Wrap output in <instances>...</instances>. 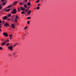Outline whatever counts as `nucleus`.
<instances>
[{"label": "nucleus", "mask_w": 76, "mask_h": 76, "mask_svg": "<svg viewBox=\"0 0 76 76\" xmlns=\"http://www.w3.org/2000/svg\"><path fill=\"white\" fill-rule=\"evenodd\" d=\"M9 42V39H8L7 40H6L5 41L2 42L1 44V46H4V45H6V42Z\"/></svg>", "instance_id": "f257e3e1"}, {"label": "nucleus", "mask_w": 76, "mask_h": 76, "mask_svg": "<svg viewBox=\"0 0 76 76\" xmlns=\"http://www.w3.org/2000/svg\"><path fill=\"white\" fill-rule=\"evenodd\" d=\"M11 13L12 15H15L17 13V10L16 9H14L11 11Z\"/></svg>", "instance_id": "f03ea898"}, {"label": "nucleus", "mask_w": 76, "mask_h": 76, "mask_svg": "<svg viewBox=\"0 0 76 76\" xmlns=\"http://www.w3.org/2000/svg\"><path fill=\"white\" fill-rule=\"evenodd\" d=\"M20 10H22V11H24L25 10L26 12H28V10L27 11V10H25V8L24 7H20Z\"/></svg>", "instance_id": "7ed1b4c3"}, {"label": "nucleus", "mask_w": 76, "mask_h": 76, "mask_svg": "<svg viewBox=\"0 0 76 76\" xmlns=\"http://www.w3.org/2000/svg\"><path fill=\"white\" fill-rule=\"evenodd\" d=\"M19 18V17H18V15H15V18L14 19V21L16 23H17V21H18L17 19H18Z\"/></svg>", "instance_id": "20e7f679"}, {"label": "nucleus", "mask_w": 76, "mask_h": 76, "mask_svg": "<svg viewBox=\"0 0 76 76\" xmlns=\"http://www.w3.org/2000/svg\"><path fill=\"white\" fill-rule=\"evenodd\" d=\"M4 26L5 27H9L10 26L7 23H6L4 24Z\"/></svg>", "instance_id": "39448f33"}, {"label": "nucleus", "mask_w": 76, "mask_h": 76, "mask_svg": "<svg viewBox=\"0 0 76 76\" xmlns=\"http://www.w3.org/2000/svg\"><path fill=\"white\" fill-rule=\"evenodd\" d=\"M3 35L5 36V37H8V34H7V33L4 32L3 33Z\"/></svg>", "instance_id": "423d86ee"}, {"label": "nucleus", "mask_w": 76, "mask_h": 76, "mask_svg": "<svg viewBox=\"0 0 76 76\" xmlns=\"http://www.w3.org/2000/svg\"><path fill=\"white\" fill-rule=\"evenodd\" d=\"M8 49H10V50L11 51H13V46H9L8 47Z\"/></svg>", "instance_id": "0eeeda50"}, {"label": "nucleus", "mask_w": 76, "mask_h": 76, "mask_svg": "<svg viewBox=\"0 0 76 76\" xmlns=\"http://www.w3.org/2000/svg\"><path fill=\"white\" fill-rule=\"evenodd\" d=\"M13 6V4L10 5L7 7V9H9V8H10L11 7H12Z\"/></svg>", "instance_id": "6e6552de"}, {"label": "nucleus", "mask_w": 76, "mask_h": 76, "mask_svg": "<svg viewBox=\"0 0 76 76\" xmlns=\"http://www.w3.org/2000/svg\"><path fill=\"white\" fill-rule=\"evenodd\" d=\"M13 56L14 57H16V56H15V55H16V52H14L13 53Z\"/></svg>", "instance_id": "1a4fd4ad"}, {"label": "nucleus", "mask_w": 76, "mask_h": 76, "mask_svg": "<svg viewBox=\"0 0 76 76\" xmlns=\"http://www.w3.org/2000/svg\"><path fill=\"white\" fill-rule=\"evenodd\" d=\"M8 18V17H7V16H5L3 17V19H4V20H6V19Z\"/></svg>", "instance_id": "9d476101"}, {"label": "nucleus", "mask_w": 76, "mask_h": 76, "mask_svg": "<svg viewBox=\"0 0 76 76\" xmlns=\"http://www.w3.org/2000/svg\"><path fill=\"white\" fill-rule=\"evenodd\" d=\"M31 12H32V11H31V10H29L28 11V12L27 13V15H29V14H30V13H31Z\"/></svg>", "instance_id": "9b49d317"}, {"label": "nucleus", "mask_w": 76, "mask_h": 76, "mask_svg": "<svg viewBox=\"0 0 76 76\" xmlns=\"http://www.w3.org/2000/svg\"><path fill=\"white\" fill-rule=\"evenodd\" d=\"M12 27L14 29L15 28V25H14V24H12L11 25Z\"/></svg>", "instance_id": "f8f14e48"}, {"label": "nucleus", "mask_w": 76, "mask_h": 76, "mask_svg": "<svg viewBox=\"0 0 76 76\" xmlns=\"http://www.w3.org/2000/svg\"><path fill=\"white\" fill-rule=\"evenodd\" d=\"M18 3V1H15V2H14L13 3V5H15V4H16L17 3Z\"/></svg>", "instance_id": "ddd939ff"}, {"label": "nucleus", "mask_w": 76, "mask_h": 76, "mask_svg": "<svg viewBox=\"0 0 76 76\" xmlns=\"http://www.w3.org/2000/svg\"><path fill=\"white\" fill-rule=\"evenodd\" d=\"M10 16H11V14H7L8 17H10Z\"/></svg>", "instance_id": "4468645a"}, {"label": "nucleus", "mask_w": 76, "mask_h": 76, "mask_svg": "<svg viewBox=\"0 0 76 76\" xmlns=\"http://www.w3.org/2000/svg\"><path fill=\"white\" fill-rule=\"evenodd\" d=\"M27 5L28 6H29V5H31V3H30V2H28L27 3Z\"/></svg>", "instance_id": "2eb2a0df"}, {"label": "nucleus", "mask_w": 76, "mask_h": 76, "mask_svg": "<svg viewBox=\"0 0 76 76\" xmlns=\"http://www.w3.org/2000/svg\"><path fill=\"white\" fill-rule=\"evenodd\" d=\"M10 10V9H9L7 10H6V12H9Z\"/></svg>", "instance_id": "dca6fc26"}, {"label": "nucleus", "mask_w": 76, "mask_h": 76, "mask_svg": "<svg viewBox=\"0 0 76 76\" xmlns=\"http://www.w3.org/2000/svg\"><path fill=\"white\" fill-rule=\"evenodd\" d=\"M31 19V17H27V19Z\"/></svg>", "instance_id": "f3484780"}, {"label": "nucleus", "mask_w": 76, "mask_h": 76, "mask_svg": "<svg viewBox=\"0 0 76 76\" xmlns=\"http://www.w3.org/2000/svg\"><path fill=\"white\" fill-rule=\"evenodd\" d=\"M18 12H20V8L18 7Z\"/></svg>", "instance_id": "a211bd4d"}, {"label": "nucleus", "mask_w": 76, "mask_h": 76, "mask_svg": "<svg viewBox=\"0 0 76 76\" xmlns=\"http://www.w3.org/2000/svg\"><path fill=\"white\" fill-rule=\"evenodd\" d=\"M24 7L25 8H26L27 7V5L26 4H25L24 5Z\"/></svg>", "instance_id": "6ab92c4d"}, {"label": "nucleus", "mask_w": 76, "mask_h": 76, "mask_svg": "<svg viewBox=\"0 0 76 76\" xmlns=\"http://www.w3.org/2000/svg\"><path fill=\"white\" fill-rule=\"evenodd\" d=\"M6 4V2H4L2 3V4H3V5H5Z\"/></svg>", "instance_id": "aec40b11"}, {"label": "nucleus", "mask_w": 76, "mask_h": 76, "mask_svg": "<svg viewBox=\"0 0 76 76\" xmlns=\"http://www.w3.org/2000/svg\"><path fill=\"white\" fill-rule=\"evenodd\" d=\"M39 8L40 7H37L36 8V9L37 10H39Z\"/></svg>", "instance_id": "412c9836"}, {"label": "nucleus", "mask_w": 76, "mask_h": 76, "mask_svg": "<svg viewBox=\"0 0 76 76\" xmlns=\"http://www.w3.org/2000/svg\"><path fill=\"white\" fill-rule=\"evenodd\" d=\"M2 8H3V7H1V5H0V10L2 9Z\"/></svg>", "instance_id": "4be33fe9"}, {"label": "nucleus", "mask_w": 76, "mask_h": 76, "mask_svg": "<svg viewBox=\"0 0 76 76\" xmlns=\"http://www.w3.org/2000/svg\"><path fill=\"white\" fill-rule=\"evenodd\" d=\"M24 13H25V11H22L21 12V14H23Z\"/></svg>", "instance_id": "5701e85b"}, {"label": "nucleus", "mask_w": 76, "mask_h": 76, "mask_svg": "<svg viewBox=\"0 0 76 76\" xmlns=\"http://www.w3.org/2000/svg\"><path fill=\"white\" fill-rule=\"evenodd\" d=\"M39 0H38L37 1H36V2L37 3H38L39 2Z\"/></svg>", "instance_id": "b1692460"}, {"label": "nucleus", "mask_w": 76, "mask_h": 76, "mask_svg": "<svg viewBox=\"0 0 76 76\" xmlns=\"http://www.w3.org/2000/svg\"><path fill=\"white\" fill-rule=\"evenodd\" d=\"M7 20H9V21H10V20H11V19L10 18H8Z\"/></svg>", "instance_id": "393cba45"}, {"label": "nucleus", "mask_w": 76, "mask_h": 76, "mask_svg": "<svg viewBox=\"0 0 76 76\" xmlns=\"http://www.w3.org/2000/svg\"><path fill=\"white\" fill-rule=\"evenodd\" d=\"M29 23H30V21H28L27 22V23L28 25H29Z\"/></svg>", "instance_id": "a878e982"}, {"label": "nucleus", "mask_w": 76, "mask_h": 76, "mask_svg": "<svg viewBox=\"0 0 76 76\" xmlns=\"http://www.w3.org/2000/svg\"><path fill=\"white\" fill-rule=\"evenodd\" d=\"M2 22L3 24H4V21L3 20Z\"/></svg>", "instance_id": "bb28decb"}, {"label": "nucleus", "mask_w": 76, "mask_h": 76, "mask_svg": "<svg viewBox=\"0 0 76 76\" xmlns=\"http://www.w3.org/2000/svg\"><path fill=\"white\" fill-rule=\"evenodd\" d=\"M9 36L10 37H12V34H10Z\"/></svg>", "instance_id": "cd10ccee"}, {"label": "nucleus", "mask_w": 76, "mask_h": 76, "mask_svg": "<svg viewBox=\"0 0 76 76\" xmlns=\"http://www.w3.org/2000/svg\"><path fill=\"white\" fill-rule=\"evenodd\" d=\"M9 45V43H7L6 45V46H7V45Z\"/></svg>", "instance_id": "c85d7f7f"}, {"label": "nucleus", "mask_w": 76, "mask_h": 76, "mask_svg": "<svg viewBox=\"0 0 76 76\" xmlns=\"http://www.w3.org/2000/svg\"><path fill=\"white\" fill-rule=\"evenodd\" d=\"M27 28H28V26H26V27H25L24 28V29H26Z\"/></svg>", "instance_id": "c756f323"}, {"label": "nucleus", "mask_w": 76, "mask_h": 76, "mask_svg": "<svg viewBox=\"0 0 76 76\" xmlns=\"http://www.w3.org/2000/svg\"><path fill=\"white\" fill-rule=\"evenodd\" d=\"M4 0H1V2H4Z\"/></svg>", "instance_id": "7c9ffc66"}, {"label": "nucleus", "mask_w": 76, "mask_h": 76, "mask_svg": "<svg viewBox=\"0 0 76 76\" xmlns=\"http://www.w3.org/2000/svg\"><path fill=\"white\" fill-rule=\"evenodd\" d=\"M19 4L20 5H22V4H23V3H20Z\"/></svg>", "instance_id": "2f4dec72"}, {"label": "nucleus", "mask_w": 76, "mask_h": 76, "mask_svg": "<svg viewBox=\"0 0 76 76\" xmlns=\"http://www.w3.org/2000/svg\"><path fill=\"white\" fill-rule=\"evenodd\" d=\"M1 40L2 41H4V39H1Z\"/></svg>", "instance_id": "473e14b6"}, {"label": "nucleus", "mask_w": 76, "mask_h": 76, "mask_svg": "<svg viewBox=\"0 0 76 76\" xmlns=\"http://www.w3.org/2000/svg\"><path fill=\"white\" fill-rule=\"evenodd\" d=\"M0 50H2V48L1 47H0Z\"/></svg>", "instance_id": "72a5a7b5"}, {"label": "nucleus", "mask_w": 76, "mask_h": 76, "mask_svg": "<svg viewBox=\"0 0 76 76\" xmlns=\"http://www.w3.org/2000/svg\"><path fill=\"white\" fill-rule=\"evenodd\" d=\"M40 5H41V4H38L37 6H40Z\"/></svg>", "instance_id": "f704fd0d"}, {"label": "nucleus", "mask_w": 76, "mask_h": 76, "mask_svg": "<svg viewBox=\"0 0 76 76\" xmlns=\"http://www.w3.org/2000/svg\"><path fill=\"white\" fill-rule=\"evenodd\" d=\"M1 31H2L1 29V28H0V32H1Z\"/></svg>", "instance_id": "c9c22d12"}, {"label": "nucleus", "mask_w": 76, "mask_h": 76, "mask_svg": "<svg viewBox=\"0 0 76 76\" xmlns=\"http://www.w3.org/2000/svg\"><path fill=\"white\" fill-rule=\"evenodd\" d=\"M2 23V21L0 20V23Z\"/></svg>", "instance_id": "e433bc0d"}, {"label": "nucleus", "mask_w": 76, "mask_h": 76, "mask_svg": "<svg viewBox=\"0 0 76 76\" xmlns=\"http://www.w3.org/2000/svg\"><path fill=\"white\" fill-rule=\"evenodd\" d=\"M27 0H25V2H27Z\"/></svg>", "instance_id": "4c0bfd02"}, {"label": "nucleus", "mask_w": 76, "mask_h": 76, "mask_svg": "<svg viewBox=\"0 0 76 76\" xmlns=\"http://www.w3.org/2000/svg\"><path fill=\"white\" fill-rule=\"evenodd\" d=\"M16 45V44H15V45H14L13 46V47H15Z\"/></svg>", "instance_id": "58836bf2"}, {"label": "nucleus", "mask_w": 76, "mask_h": 76, "mask_svg": "<svg viewBox=\"0 0 76 76\" xmlns=\"http://www.w3.org/2000/svg\"><path fill=\"white\" fill-rule=\"evenodd\" d=\"M8 55H9V56H12V55H11L10 54H9Z\"/></svg>", "instance_id": "ea45409f"}, {"label": "nucleus", "mask_w": 76, "mask_h": 76, "mask_svg": "<svg viewBox=\"0 0 76 76\" xmlns=\"http://www.w3.org/2000/svg\"><path fill=\"white\" fill-rule=\"evenodd\" d=\"M2 24H0V26H1Z\"/></svg>", "instance_id": "a19ab883"}, {"label": "nucleus", "mask_w": 76, "mask_h": 76, "mask_svg": "<svg viewBox=\"0 0 76 76\" xmlns=\"http://www.w3.org/2000/svg\"><path fill=\"white\" fill-rule=\"evenodd\" d=\"M31 0H29V1H29V2H30V1H31Z\"/></svg>", "instance_id": "79ce46f5"}, {"label": "nucleus", "mask_w": 76, "mask_h": 76, "mask_svg": "<svg viewBox=\"0 0 76 76\" xmlns=\"http://www.w3.org/2000/svg\"><path fill=\"white\" fill-rule=\"evenodd\" d=\"M15 44H16V45H18V43H16Z\"/></svg>", "instance_id": "37998d69"}, {"label": "nucleus", "mask_w": 76, "mask_h": 76, "mask_svg": "<svg viewBox=\"0 0 76 76\" xmlns=\"http://www.w3.org/2000/svg\"><path fill=\"white\" fill-rule=\"evenodd\" d=\"M28 8L29 9V8H30V7H28Z\"/></svg>", "instance_id": "c03bdc74"}, {"label": "nucleus", "mask_w": 76, "mask_h": 76, "mask_svg": "<svg viewBox=\"0 0 76 76\" xmlns=\"http://www.w3.org/2000/svg\"><path fill=\"white\" fill-rule=\"evenodd\" d=\"M1 28V26H0V28Z\"/></svg>", "instance_id": "a18cd8bd"}, {"label": "nucleus", "mask_w": 76, "mask_h": 76, "mask_svg": "<svg viewBox=\"0 0 76 76\" xmlns=\"http://www.w3.org/2000/svg\"><path fill=\"white\" fill-rule=\"evenodd\" d=\"M34 9H35V10L36 9V8H34Z\"/></svg>", "instance_id": "49530a36"}, {"label": "nucleus", "mask_w": 76, "mask_h": 76, "mask_svg": "<svg viewBox=\"0 0 76 76\" xmlns=\"http://www.w3.org/2000/svg\"><path fill=\"white\" fill-rule=\"evenodd\" d=\"M14 24H15V23H14Z\"/></svg>", "instance_id": "de8ad7c7"}, {"label": "nucleus", "mask_w": 76, "mask_h": 76, "mask_svg": "<svg viewBox=\"0 0 76 76\" xmlns=\"http://www.w3.org/2000/svg\"><path fill=\"white\" fill-rule=\"evenodd\" d=\"M18 55H17L16 57H18Z\"/></svg>", "instance_id": "09e8293b"}, {"label": "nucleus", "mask_w": 76, "mask_h": 76, "mask_svg": "<svg viewBox=\"0 0 76 76\" xmlns=\"http://www.w3.org/2000/svg\"><path fill=\"white\" fill-rule=\"evenodd\" d=\"M10 38H12V37H10Z\"/></svg>", "instance_id": "8fccbe9b"}, {"label": "nucleus", "mask_w": 76, "mask_h": 76, "mask_svg": "<svg viewBox=\"0 0 76 76\" xmlns=\"http://www.w3.org/2000/svg\"><path fill=\"white\" fill-rule=\"evenodd\" d=\"M27 34H29V33H28Z\"/></svg>", "instance_id": "3c124183"}, {"label": "nucleus", "mask_w": 76, "mask_h": 76, "mask_svg": "<svg viewBox=\"0 0 76 76\" xmlns=\"http://www.w3.org/2000/svg\"><path fill=\"white\" fill-rule=\"evenodd\" d=\"M42 0V1H44V0Z\"/></svg>", "instance_id": "603ef678"}, {"label": "nucleus", "mask_w": 76, "mask_h": 76, "mask_svg": "<svg viewBox=\"0 0 76 76\" xmlns=\"http://www.w3.org/2000/svg\"><path fill=\"white\" fill-rule=\"evenodd\" d=\"M27 9H29L27 8Z\"/></svg>", "instance_id": "864d4df0"}, {"label": "nucleus", "mask_w": 76, "mask_h": 76, "mask_svg": "<svg viewBox=\"0 0 76 76\" xmlns=\"http://www.w3.org/2000/svg\"><path fill=\"white\" fill-rule=\"evenodd\" d=\"M9 38H10V37H9Z\"/></svg>", "instance_id": "5fc2aeb1"}]
</instances>
